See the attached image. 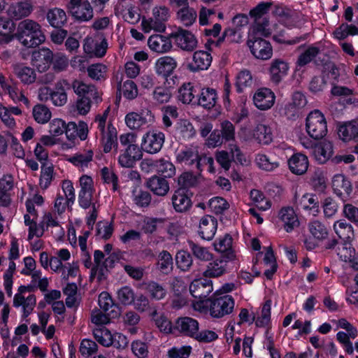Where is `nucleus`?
<instances>
[{
	"label": "nucleus",
	"mask_w": 358,
	"mask_h": 358,
	"mask_svg": "<svg viewBox=\"0 0 358 358\" xmlns=\"http://www.w3.org/2000/svg\"><path fill=\"white\" fill-rule=\"evenodd\" d=\"M15 36L27 48L36 47L45 41L41 26L30 19L24 20L18 24Z\"/></svg>",
	"instance_id": "nucleus-1"
},
{
	"label": "nucleus",
	"mask_w": 358,
	"mask_h": 358,
	"mask_svg": "<svg viewBox=\"0 0 358 358\" xmlns=\"http://www.w3.org/2000/svg\"><path fill=\"white\" fill-rule=\"evenodd\" d=\"M235 301L231 295H224L213 299L199 301L194 303V308L200 312L209 307L210 315L215 318H221L231 314L234 308Z\"/></svg>",
	"instance_id": "nucleus-2"
},
{
	"label": "nucleus",
	"mask_w": 358,
	"mask_h": 358,
	"mask_svg": "<svg viewBox=\"0 0 358 358\" xmlns=\"http://www.w3.org/2000/svg\"><path fill=\"white\" fill-rule=\"evenodd\" d=\"M203 155L200 152L198 145L191 144L185 145L176 152V160L185 166H194L198 170H201Z\"/></svg>",
	"instance_id": "nucleus-3"
},
{
	"label": "nucleus",
	"mask_w": 358,
	"mask_h": 358,
	"mask_svg": "<svg viewBox=\"0 0 358 358\" xmlns=\"http://www.w3.org/2000/svg\"><path fill=\"white\" fill-rule=\"evenodd\" d=\"M241 256L237 252H229L227 256L213 259L206 266L203 272L205 277L219 278L225 275L228 272L229 262H238L240 261Z\"/></svg>",
	"instance_id": "nucleus-4"
},
{
	"label": "nucleus",
	"mask_w": 358,
	"mask_h": 358,
	"mask_svg": "<svg viewBox=\"0 0 358 358\" xmlns=\"http://www.w3.org/2000/svg\"><path fill=\"white\" fill-rule=\"evenodd\" d=\"M36 304V296L30 293L26 286H20L14 295L13 305L15 308H21L22 317L27 318L33 312Z\"/></svg>",
	"instance_id": "nucleus-5"
},
{
	"label": "nucleus",
	"mask_w": 358,
	"mask_h": 358,
	"mask_svg": "<svg viewBox=\"0 0 358 358\" xmlns=\"http://www.w3.org/2000/svg\"><path fill=\"white\" fill-rule=\"evenodd\" d=\"M306 129L308 135L313 138H322L327 132L324 115L318 110L311 111L306 120Z\"/></svg>",
	"instance_id": "nucleus-6"
},
{
	"label": "nucleus",
	"mask_w": 358,
	"mask_h": 358,
	"mask_svg": "<svg viewBox=\"0 0 358 358\" xmlns=\"http://www.w3.org/2000/svg\"><path fill=\"white\" fill-rule=\"evenodd\" d=\"M108 49V43L103 35L87 36L83 43V50L90 57H103Z\"/></svg>",
	"instance_id": "nucleus-7"
},
{
	"label": "nucleus",
	"mask_w": 358,
	"mask_h": 358,
	"mask_svg": "<svg viewBox=\"0 0 358 358\" xmlns=\"http://www.w3.org/2000/svg\"><path fill=\"white\" fill-rule=\"evenodd\" d=\"M276 223L287 233L292 232L300 225L298 215L291 206H284L278 210L276 216Z\"/></svg>",
	"instance_id": "nucleus-8"
},
{
	"label": "nucleus",
	"mask_w": 358,
	"mask_h": 358,
	"mask_svg": "<svg viewBox=\"0 0 358 358\" xmlns=\"http://www.w3.org/2000/svg\"><path fill=\"white\" fill-rule=\"evenodd\" d=\"M164 133L157 130H151L146 132L142 138L141 148L150 154L159 152L164 143Z\"/></svg>",
	"instance_id": "nucleus-9"
},
{
	"label": "nucleus",
	"mask_w": 358,
	"mask_h": 358,
	"mask_svg": "<svg viewBox=\"0 0 358 358\" xmlns=\"http://www.w3.org/2000/svg\"><path fill=\"white\" fill-rule=\"evenodd\" d=\"M248 45L253 56L259 59L267 60L273 55V48L271 43L259 37H249Z\"/></svg>",
	"instance_id": "nucleus-10"
},
{
	"label": "nucleus",
	"mask_w": 358,
	"mask_h": 358,
	"mask_svg": "<svg viewBox=\"0 0 358 358\" xmlns=\"http://www.w3.org/2000/svg\"><path fill=\"white\" fill-rule=\"evenodd\" d=\"M154 115L149 110H142L140 112H130L125 116L126 125L131 130H139L142 127L154 122Z\"/></svg>",
	"instance_id": "nucleus-11"
},
{
	"label": "nucleus",
	"mask_w": 358,
	"mask_h": 358,
	"mask_svg": "<svg viewBox=\"0 0 358 358\" xmlns=\"http://www.w3.org/2000/svg\"><path fill=\"white\" fill-rule=\"evenodd\" d=\"M80 189L78 193L79 205L83 208H87L92 203V195L94 192V180L88 175H83L79 178Z\"/></svg>",
	"instance_id": "nucleus-12"
},
{
	"label": "nucleus",
	"mask_w": 358,
	"mask_h": 358,
	"mask_svg": "<svg viewBox=\"0 0 358 358\" xmlns=\"http://www.w3.org/2000/svg\"><path fill=\"white\" fill-rule=\"evenodd\" d=\"M175 45L182 50L193 51L198 45L196 37L191 31L179 29L176 32L171 34Z\"/></svg>",
	"instance_id": "nucleus-13"
},
{
	"label": "nucleus",
	"mask_w": 358,
	"mask_h": 358,
	"mask_svg": "<svg viewBox=\"0 0 358 358\" xmlns=\"http://www.w3.org/2000/svg\"><path fill=\"white\" fill-rule=\"evenodd\" d=\"M308 229L312 237L314 238L315 243L305 241L306 247L308 250H313L315 248L316 244L327 239L329 236V231L324 223L319 220H313L308 224Z\"/></svg>",
	"instance_id": "nucleus-14"
},
{
	"label": "nucleus",
	"mask_w": 358,
	"mask_h": 358,
	"mask_svg": "<svg viewBox=\"0 0 358 358\" xmlns=\"http://www.w3.org/2000/svg\"><path fill=\"white\" fill-rule=\"evenodd\" d=\"M173 329L174 333L178 332L194 338L199 329V324L198 321L192 317H180L176 320Z\"/></svg>",
	"instance_id": "nucleus-15"
},
{
	"label": "nucleus",
	"mask_w": 358,
	"mask_h": 358,
	"mask_svg": "<svg viewBox=\"0 0 358 358\" xmlns=\"http://www.w3.org/2000/svg\"><path fill=\"white\" fill-rule=\"evenodd\" d=\"M275 100L274 92L267 87L258 89L252 97L254 105L261 110L270 109L273 106Z\"/></svg>",
	"instance_id": "nucleus-16"
},
{
	"label": "nucleus",
	"mask_w": 358,
	"mask_h": 358,
	"mask_svg": "<svg viewBox=\"0 0 358 358\" xmlns=\"http://www.w3.org/2000/svg\"><path fill=\"white\" fill-rule=\"evenodd\" d=\"M213 291V282L206 278L195 279L189 285L190 294L193 297L199 299V301L206 300Z\"/></svg>",
	"instance_id": "nucleus-17"
},
{
	"label": "nucleus",
	"mask_w": 358,
	"mask_h": 358,
	"mask_svg": "<svg viewBox=\"0 0 358 358\" xmlns=\"http://www.w3.org/2000/svg\"><path fill=\"white\" fill-rule=\"evenodd\" d=\"M332 187L334 193L344 202L349 199L352 191L351 182L343 174L334 176Z\"/></svg>",
	"instance_id": "nucleus-18"
},
{
	"label": "nucleus",
	"mask_w": 358,
	"mask_h": 358,
	"mask_svg": "<svg viewBox=\"0 0 358 358\" xmlns=\"http://www.w3.org/2000/svg\"><path fill=\"white\" fill-rule=\"evenodd\" d=\"M150 166L163 178H172L176 175V169L174 164L169 160L159 159L157 160H148L142 163V165Z\"/></svg>",
	"instance_id": "nucleus-19"
},
{
	"label": "nucleus",
	"mask_w": 358,
	"mask_h": 358,
	"mask_svg": "<svg viewBox=\"0 0 358 358\" xmlns=\"http://www.w3.org/2000/svg\"><path fill=\"white\" fill-rule=\"evenodd\" d=\"M212 59L209 52L196 51L192 55V61L188 64V69L192 72L207 70L211 64Z\"/></svg>",
	"instance_id": "nucleus-20"
},
{
	"label": "nucleus",
	"mask_w": 358,
	"mask_h": 358,
	"mask_svg": "<svg viewBox=\"0 0 358 358\" xmlns=\"http://www.w3.org/2000/svg\"><path fill=\"white\" fill-rule=\"evenodd\" d=\"M277 29L276 24H271L268 19H257L250 27L249 37H267L271 35Z\"/></svg>",
	"instance_id": "nucleus-21"
},
{
	"label": "nucleus",
	"mask_w": 358,
	"mask_h": 358,
	"mask_svg": "<svg viewBox=\"0 0 358 358\" xmlns=\"http://www.w3.org/2000/svg\"><path fill=\"white\" fill-rule=\"evenodd\" d=\"M53 59V53L48 48H41L32 54V64L38 71L44 72L48 69Z\"/></svg>",
	"instance_id": "nucleus-22"
},
{
	"label": "nucleus",
	"mask_w": 358,
	"mask_h": 358,
	"mask_svg": "<svg viewBox=\"0 0 358 358\" xmlns=\"http://www.w3.org/2000/svg\"><path fill=\"white\" fill-rule=\"evenodd\" d=\"M71 87V84L66 79L59 80L52 90L51 102L55 106H63L67 102L66 91Z\"/></svg>",
	"instance_id": "nucleus-23"
},
{
	"label": "nucleus",
	"mask_w": 358,
	"mask_h": 358,
	"mask_svg": "<svg viewBox=\"0 0 358 358\" xmlns=\"http://www.w3.org/2000/svg\"><path fill=\"white\" fill-rule=\"evenodd\" d=\"M289 171L295 175L304 174L309 166V161L306 155L302 153L293 154L287 161Z\"/></svg>",
	"instance_id": "nucleus-24"
},
{
	"label": "nucleus",
	"mask_w": 358,
	"mask_h": 358,
	"mask_svg": "<svg viewBox=\"0 0 358 358\" xmlns=\"http://www.w3.org/2000/svg\"><path fill=\"white\" fill-rule=\"evenodd\" d=\"M94 152L91 149L80 150L68 158V162L82 171L88 169L93 160Z\"/></svg>",
	"instance_id": "nucleus-25"
},
{
	"label": "nucleus",
	"mask_w": 358,
	"mask_h": 358,
	"mask_svg": "<svg viewBox=\"0 0 358 358\" xmlns=\"http://www.w3.org/2000/svg\"><path fill=\"white\" fill-rule=\"evenodd\" d=\"M217 228V220L212 216L205 215L200 220L198 231L203 239L210 241L214 237Z\"/></svg>",
	"instance_id": "nucleus-26"
},
{
	"label": "nucleus",
	"mask_w": 358,
	"mask_h": 358,
	"mask_svg": "<svg viewBox=\"0 0 358 358\" xmlns=\"http://www.w3.org/2000/svg\"><path fill=\"white\" fill-rule=\"evenodd\" d=\"M142 157V153L137 145H129L119 156L118 162L122 167H132L137 160Z\"/></svg>",
	"instance_id": "nucleus-27"
},
{
	"label": "nucleus",
	"mask_w": 358,
	"mask_h": 358,
	"mask_svg": "<svg viewBox=\"0 0 358 358\" xmlns=\"http://www.w3.org/2000/svg\"><path fill=\"white\" fill-rule=\"evenodd\" d=\"M333 155V143L328 140L319 142L313 148L314 157L320 164L326 163L331 159Z\"/></svg>",
	"instance_id": "nucleus-28"
},
{
	"label": "nucleus",
	"mask_w": 358,
	"mask_h": 358,
	"mask_svg": "<svg viewBox=\"0 0 358 358\" xmlns=\"http://www.w3.org/2000/svg\"><path fill=\"white\" fill-rule=\"evenodd\" d=\"M71 87L74 92L79 96L93 98L96 102L101 100L96 87L93 85L87 84L82 80H75Z\"/></svg>",
	"instance_id": "nucleus-29"
},
{
	"label": "nucleus",
	"mask_w": 358,
	"mask_h": 358,
	"mask_svg": "<svg viewBox=\"0 0 358 358\" xmlns=\"http://www.w3.org/2000/svg\"><path fill=\"white\" fill-rule=\"evenodd\" d=\"M171 200L173 208L177 212H185L192 206L191 199L187 195L186 190L183 188L176 189L172 196Z\"/></svg>",
	"instance_id": "nucleus-30"
},
{
	"label": "nucleus",
	"mask_w": 358,
	"mask_h": 358,
	"mask_svg": "<svg viewBox=\"0 0 358 358\" xmlns=\"http://www.w3.org/2000/svg\"><path fill=\"white\" fill-rule=\"evenodd\" d=\"M148 45L151 50L158 53L167 52L172 48L171 40L166 36L159 34L150 36Z\"/></svg>",
	"instance_id": "nucleus-31"
},
{
	"label": "nucleus",
	"mask_w": 358,
	"mask_h": 358,
	"mask_svg": "<svg viewBox=\"0 0 358 358\" xmlns=\"http://www.w3.org/2000/svg\"><path fill=\"white\" fill-rule=\"evenodd\" d=\"M71 15L78 20L88 21L93 17V9L88 1L68 7Z\"/></svg>",
	"instance_id": "nucleus-32"
},
{
	"label": "nucleus",
	"mask_w": 358,
	"mask_h": 358,
	"mask_svg": "<svg viewBox=\"0 0 358 358\" xmlns=\"http://www.w3.org/2000/svg\"><path fill=\"white\" fill-rule=\"evenodd\" d=\"M289 66L282 59H274L269 69L271 80L273 83H279L287 74Z\"/></svg>",
	"instance_id": "nucleus-33"
},
{
	"label": "nucleus",
	"mask_w": 358,
	"mask_h": 358,
	"mask_svg": "<svg viewBox=\"0 0 358 358\" xmlns=\"http://www.w3.org/2000/svg\"><path fill=\"white\" fill-rule=\"evenodd\" d=\"M148 188L155 194L164 196L169 191V184L164 178L157 176H152L147 182Z\"/></svg>",
	"instance_id": "nucleus-34"
},
{
	"label": "nucleus",
	"mask_w": 358,
	"mask_h": 358,
	"mask_svg": "<svg viewBox=\"0 0 358 358\" xmlns=\"http://www.w3.org/2000/svg\"><path fill=\"white\" fill-rule=\"evenodd\" d=\"M155 67L158 75L168 76L177 67V62L173 57L164 56L157 59Z\"/></svg>",
	"instance_id": "nucleus-35"
},
{
	"label": "nucleus",
	"mask_w": 358,
	"mask_h": 358,
	"mask_svg": "<svg viewBox=\"0 0 358 358\" xmlns=\"http://www.w3.org/2000/svg\"><path fill=\"white\" fill-rule=\"evenodd\" d=\"M46 19L51 27L62 28L66 23L68 18L63 9L55 7L47 11Z\"/></svg>",
	"instance_id": "nucleus-36"
},
{
	"label": "nucleus",
	"mask_w": 358,
	"mask_h": 358,
	"mask_svg": "<svg viewBox=\"0 0 358 358\" xmlns=\"http://www.w3.org/2000/svg\"><path fill=\"white\" fill-rule=\"evenodd\" d=\"M338 133L340 138L344 141H358V120H352L341 125Z\"/></svg>",
	"instance_id": "nucleus-37"
},
{
	"label": "nucleus",
	"mask_w": 358,
	"mask_h": 358,
	"mask_svg": "<svg viewBox=\"0 0 358 358\" xmlns=\"http://www.w3.org/2000/svg\"><path fill=\"white\" fill-rule=\"evenodd\" d=\"M253 138L260 144L268 145L273 141L271 129L264 124L256 125L252 131Z\"/></svg>",
	"instance_id": "nucleus-38"
},
{
	"label": "nucleus",
	"mask_w": 358,
	"mask_h": 358,
	"mask_svg": "<svg viewBox=\"0 0 358 358\" xmlns=\"http://www.w3.org/2000/svg\"><path fill=\"white\" fill-rule=\"evenodd\" d=\"M334 230L336 235L345 242H350L354 237L352 226L344 220L336 221L334 224Z\"/></svg>",
	"instance_id": "nucleus-39"
},
{
	"label": "nucleus",
	"mask_w": 358,
	"mask_h": 358,
	"mask_svg": "<svg viewBox=\"0 0 358 358\" xmlns=\"http://www.w3.org/2000/svg\"><path fill=\"white\" fill-rule=\"evenodd\" d=\"M13 70L15 75L24 85L34 83L36 79V73L34 69L29 66L15 65Z\"/></svg>",
	"instance_id": "nucleus-40"
},
{
	"label": "nucleus",
	"mask_w": 358,
	"mask_h": 358,
	"mask_svg": "<svg viewBox=\"0 0 358 358\" xmlns=\"http://www.w3.org/2000/svg\"><path fill=\"white\" fill-rule=\"evenodd\" d=\"M196 133V129L189 120H181L176 124V134L180 139L190 140L195 136Z\"/></svg>",
	"instance_id": "nucleus-41"
},
{
	"label": "nucleus",
	"mask_w": 358,
	"mask_h": 358,
	"mask_svg": "<svg viewBox=\"0 0 358 358\" xmlns=\"http://www.w3.org/2000/svg\"><path fill=\"white\" fill-rule=\"evenodd\" d=\"M49 132L54 136H59L65 132L68 139L71 140L75 138L73 134H69L68 124L61 118H55L50 122Z\"/></svg>",
	"instance_id": "nucleus-42"
},
{
	"label": "nucleus",
	"mask_w": 358,
	"mask_h": 358,
	"mask_svg": "<svg viewBox=\"0 0 358 358\" xmlns=\"http://www.w3.org/2000/svg\"><path fill=\"white\" fill-rule=\"evenodd\" d=\"M176 18L182 24L188 27L196 22L197 13L194 8L186 6L177 10Z\"/></svg>",
	"instance_id": "nucleus-43"
},
{
	"label": "nucleus",
	"mask_w": 358,
	"mask_h": 358,
	"mask_svg": "<svg viewBox=\"0 0 358 358\" xmlns=\"http://www.w3.org/2000/svg\"><path fill=\"white\" fill-rule=\"evenodd\" d=\"M14 22L6 17H0V42L8 43L13 39Z\"/></svg>",
	"instance_id": "nucleus-44"
},
{
	"label": "nucleus",
	"mask_w": 358,
	"mask_h": 358,
	"mask_svg": "<svg viewBox=\"0 0 358 358\" xmlns=\"http://www.w3.org/2000/svg\"><path fill=\"white\" fill-rule=\"evenodd\" d=\"M217 94L213 88H203L199 96V104L205 108L210 109L215 106Z\"/></svg>",
	"instance_id": "nucleus-45"
},
{
	"label": "nucleus",
	"mask_w": 358,
	"mask_h": 358,
	"mask_svg": "<svg viewBox=\"0 0 358 358\" xmlns=\"http://www.w3.org/2000/svg\"><path fill=\"white\" fill-rule=\"evenodd\" d=\"M116 13L120 15L125 22L131 24H137L142 19L139 9L134 5L125 6Z\"/></svg>",
	"instance_id": "nucleus-46"
},
{
	"label": "nucleus",
	"mask_w": 358,
	"mask_h": 358,
	"mask_svg": "<svg viewBox=\"0 0 358 358\" xmlns=\"http://www.w3.org/2000/svg\"><path fill=\"white\" fill-rule=\"evenodd\" d=\"M335 39L343 41L349 36H357L358 27L352 24L342 23L332 33Z\"/></svg>",
	"instance_id": "nucleus-47"
},
{
	"label": "nucleus",
	"mask_w": 358,
	"mask_h": 358,
	"mask_svg": "<svg viewBox=\"0 0 358 358\" xmlns=\"http://www.w3.org/2000/svg\"><path fill=\"white\" fill-rule=\"evenodd\" d=\"M145 290L150 299L159 301L166 295V289L160 284L155 281H150L145 285Z\"/></svg>",
	"instance_id": "nucleus-48"
},
{
	"label": "nucleus",
	"mask_w": 358,
	"mask_h": 358,
	"mask_svg": "<svg viewBox=\"0 0 358 358\" xmlns=\"http://www.w3.org/2000/svg\"><path fill=\"white\" fill-rule=\"evenodd\" d=\"M32 11V6L27 1L20 2L10 6L8 13L15 19L27 17Z\"/></svg>",
	"instance_id": "nucleus-49"
},
{
	"label": "nucleus",
	"mask_w": 358,
	"mask_h": 358,
	"mask_svg": "<svg viewBox=\"0 0 358 358\" xmlns=\"http://www.w3.org/2000/svg\"><path fill=\"white\" fill-rule=\"evenodd\" d=\"M53 272L60 274L61 278L68 280L70 278H75L79 273V266L77 262L62 264L57 270H52Z\"/></svg>",
	"instance_id": "nucleus-50"
},
{
	"label": "nucleus",
	"mask_w": 358,
	"mask_h": 358,
	"mask_svg": "<svg viewBox=\"0 0 358 358\" xmlns=\"http://www.w3.org/2000/svg\"><path fill=\"white\" fill-rule=\"evenodd\" d=\"M196 91L191 83L182 85L178 89V99L185 104H189L195 99Z\"/></svg>",
	"instance_id": "nucleus-51"
},
{
	"label": "nucleus",
	"mask_w": 358,
	"mask_h": 358,
	"mask_svg": "<svg viewBox=\"0 0 358 358\" xmlns=\"http://www.w3.org/2000/svg\"><path fill=\"white\" fill-rule=\"evenodd\" d=\"M190 250L193 256L198 260L201 262H208L213 259V254L209 248L202 246L199 244L189 242Z\"/></svg>",
	"instance_id": "nucleus-52"
},
{
	"label": "nucleus",
	"mask_w": 358,
	"mask_h": 358,
	"mask_svg": "<svg viewBox=\"0 0 358 358\" xmlns=\"http://www.w3.org/2000/svg\"><path fill=\"white\" fill-rule=\"evenodd\" d=\"M299 205L303 210L312 211L313 215H316L319 212V201L315 194H303L300 199Z\"/></svg>",
	"instance_id": "nucleus-53"
},
{
	"label": "nucleus",
	"mask_w": 358,
	"mask_h": 358,
	"mask_svg": "<svg viewBox=\"0 0 358 358\" xmlns=\"http://www.w3.org/2000/svg\"><path fill=\"white\" fill-rule=\"evenodd\" d=\"M233 240L229 234H225L217 238L214 243L213 246L215 251L220 253H224V256H227L229 252H236L232 248Z\"/></svg>",
	"instance_id": "nucleus-54"
},
{
	"label": "nucleus",
	"mask_w": 358,
	"mask_h": 358,
	"mask_svg": "<svg viewBox=\"0 0 358 358\" xmlns=\"http://www.w3.org/2000/svg\"><path fill=\"white\" fill-rule=\"evenodd\" d=\"M71 259V253L68 249L62 248L55 251L50 257V269L57 270L59 266Z\"/></svg>",
	"instance_id": "nucleus-55"
},
{
	"label": "nucleus",
	"mask_w": 358,
	"mask_h": 358,
	"mask_svg": "<svg viewBox=\"0 0 358 358\" xmlns=\"http://www.w3.org/2000/svg\"><path fill=\"white\" fill-rule=\"evenodd\" d=\"M253 80L250 71L244 69L239 71L236 77V87L238 92H242L252 85Z\"/></svg>",
	"instance_id": "nucleus-56"
},
{
	"label": "nucleus",
	"mask_w": 358,
	"mask_h": 358,
	"mask_svg": "<svg viewBox=\"0 0 358 358\" xmlns=\"http://www.w3.org/2000/svg\"><path fill=\"white\" fill-rule=\"evenodd\" d=\"M32 115L35 121L42 124L47 123L52 117L50 109L42 104H37L33 108Z\"/></svg>",
	"instance_id": "nucleus-57"
},
{
	"label": "nucleus",
	"mask_w": 358,
	"mask_h": 358,
	"mask_svg": "<svg viewBox=\"0 0 358 358\" xmlns=\"http://www.w3.org/2000/svg\"><path fill=\"white\" fill-rule=\"evenodd\" d=\"M54 178V168L52 164L42 165L39 178V186L43 189H48Z\"/></svg>",
	"instance_id": "nucleus-58"
},
{
	"label": "nucleus",
	"mask_w": 358,
	"mask_h": 358,
	"mask_svg": "<svg viewBox=\"0 0 358 358\" xmlns=\"http://www.w3.org/2000/svg\"><path fill=\"white\" fill-rule=\"evenodd\" d=\"M91 108L90 98L83 96L77 99L76 102L71 106L70 111L73 115H85Z\"/></svg>",
	"instance_id": "nucleus-59"
},
{
	"label": "nucleus",
	"mask_w": 358,
	"mask_h": 358,
	"mask_svg": "<svg viewBox=\"0 0 358 358\" xmlns=\"http://www.w3.org/2000/svg\"><path fill=\"white\" fill-rule=\"evenodd\" d=\"M93 334L96 341L104 347L113 345V334L105 327H97L94 329Z\"/></svg>",
	"instance_id": "nucleus-60"
},
{
	"label": "nucleus",
	"mask_w": 358,
	"mask_h": 358,
	"mask_svg": "<svg viewBox=\"0 0 358 358\" xmlns=\"http://www.w3.org/2000/svg\"><path fill=\"white\" fill-rule=\"evenodd\" d=\"M255 162L259 169L266 171H272L277 169L280 165L278 161L273 160L264 154L257 155L255 157Z\"/></svg>",
	"instance_id": "nucleus-61"
},
{
	"label": "nucleus",
	"mask_w": 358,
	"mask_h": 358,
	"mask_svg": "<svg viewBox=\"0 0 358 358\" xmlns=\"http://www.w3.org/2000/svg\"><path fill=\"white\" fill-rule=\"evenodd\" d=\"M141 26L145 33H150L152 31L164 32L166 29V25H161L152 15L148 18L142 17Z\"/></svg>",
	"instance_id": "nucleus-62"
},
{
	"label": "nucleus",
	"mask_w": 358,
	"mask_h": 358,
	"mask_svg": "<svg viewBox=\"0 0 358 358\" xmlns=\"http://www.w3.org/2000/svg\"><path fill=\"white\" fill-rule=\"evenodd\" d=\"M176 262L178 268L182 271H189L193 263L191 255L185 250H180L177 252Z\"/></svg>",
	"instance_id": "nucleus-63"
},
{
	"label": "nucleus",
	"mask_w": 358,
	"mask_h": 358,
	"mask_svg": "<svg viewBox=\"0 0 358 358\" xmlns=\"http://www.w3.org/2000/svg\"><path fill=\"white\" fill-rule=\"evenodd\" d=\"M101 142L103 145V151L109 152L117 142L116 131L114 127L108 126L107 132L101 134Z\"/></svg>",
	"instance_id": "nucleus-64"
}]
</instances>
